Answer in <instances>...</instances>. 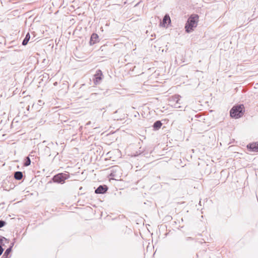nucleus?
Wrapping results in <instances>:
<instances>
[{"label": "nucleus", "mask_w": 258, "mask_h": 258, "mask_svg": "<svg viewBox=\"0 0 258 258\" xmlns=\"http://www.w3.org/2000/svg\"><path fill=\"white\" fill-rule=\"evenodd\" d=\"M30 163H31V161H30L29 157H26V158L25 159V162L24 163V166H28L30 164Z\"/></svg>", "instance_id": "nucleus-12"}, {"label": "nucleus", "mask_w": 258, "mask_h": 258, "mask_svg": "<svg viewBox=\"0 0 258 258\" xmlns=\"http://www.w3.org/2000/svg\"><path fill=\"white\" fill-rule=\"evenodd\" d=\"M3 248L2 247V246L0 245V255L2 254V253H3Z\"/></svg>", "instance_id": "nucleus-16"}, {"label": "nucleus", "mask_w": 258, "mask_h": 258, "mask_svg": "<svg viewBox=\"0 0 258 258\" xmlns=\"http://www.w3.org/2000/svg\"><path fill=\"white\" fill-rule=\"evenodd\" d=\"M199 18V16L197 14H192L189 17L185 26V29L187 32L189 33L192 31L197 27Z\"/></svg>", "instance_id": "nucleus-1"}, {"label": "nucleus", "mask_w": 258, "mask_h": 258, "mask_svg": "<svg viewBox=\"0 0 258 258\" xmlns=\"http://www.w3.org/2000/svg\"><path fill=\"white\" fill-rule=\"evenodd\" d=\"M14 178L17 180H21L23 178V173L20 171H17L14 173Z\"/></svg>", "instance_id": "nucleus-9"}, {"label": "nucleus", "mask_w": 258, "mask_h": 258, "mask_svg": "<svg viewBox=\"0 0 258 258\" xmlns=\"http://www.w3.org/2000/svg\"><path fill=\"white\" fill-rule=\"evenodd\" d=\"M171 23L170 18L168 15H166L163 20L161 25L164 27H167Z\"/></svg>", "instance_id": "nucleus-6"}, {"label": "nucleus", "mask_w": 258, "mask_h": 258, "mask_svg": "<svg viewBox=\"0 0 258 258\" xmlns=\"http://www.w3.org/2000/svg\"><path fill=\"white\" fill-rule=\"evenodd\" d=\"M103 74L101 70H99L96 71V74L94 76V78L93 79L95 85H96L100 82L103 78Z\"/></svg>", "instance_id": "nucleus-4"}, {"label": "nucleus", "mask_w": 258, "mask_h": 258, "mask_svg": "<svg viewBox=\"0 0 258 258\" xmlns=\"http://www.w3.org/2000/svg\"><path fill=\"white\" fill-rule=\"evenodd\" d=\"M5 224V222L3 221H0V227H3Z\"/></svg>", "instance_id": "nucleus-13"}, {"label": "nucleus", "mask_w": 258, "mask_h": 258, "mask_svg": "<svg viewBox=\"0 0 258 258\" xmlns=\"http://www.w3.org/2000/svg\"><path fill=\"white\" fill-rule=\"evenodd\" d=\"M99 42V36L96 33H93L90 38L89 43L91 45Z\"/></svg>", "instance_id": "nucleus-5"}, {"label": "nucleus", "mask_w": 258, "mask_h": 258, "mask_svg": "<svg viewBox=\"0 0 258 258\" xmlns=\"http://www.w3.org/2000/svg\"><path fill=\"white\" fill-rule=\"evenodd\" d=\"M30 34L29 33H28L26 34L25 38H24V39L23 41L22 44L23 45H27L28 42V41H29V40H30Z\"/></svg>", "instance_id": "nucleus-10"}, {"label": "nucleus", "mask_w": 258, "mask_h": 258, "mask_svg": "<svg viewBox=\"0 0 258 258\" xmlns=\"http://www.w3.org/2000/svg\"><path fill=\"white\" fill-rule=\"evenodd\" d=\"M107 190L106 186L100 185L96 190L95 193L96 194H104Z\"/></svg>", "instance_id": "nucleus-8"}, {"label": "nucleus", "mask_w": 258, "mask_h": 258, "mask_svg": "<svg viewBox=\"0 0 258 258\" xmlns=\"http://www.w3.org/2000/svg\"><path fill=\"white\" fill-rule=\"evenodd\" d=\"M175 97L177 99L176 103H178L179 101V96L178 95L175 96Z\"/></svg>", "instance_id": "nucleus-15"}, {"label": "nucleus", "mask_w": 258, "mask_h": 258, "mask_svg": "<svg viewBox=\"0 0 258 258\" xmlns=\"http://www.w3.org/2000/svg\"><path fill=\"white\" fill-rule=\"evenodd\" d=\"M162 125L161 122L159 120L156 121L153 125V127L156 130L159 129Z\"/></svg>", "instance_id": "nucleus-11"}, {"label": "nucleus", "mask_w": 258, "mask_h": 258, "mask_svg": "<svg viewBox=\"0 0 258 258\" xmlns=\"http://www.w3.org/2000/svg\"><path fill=\"white\" fill-rule=\"evenodd\" d=\"M248 149L252 152H258V143H252L247 146Z\"/></svg>", "instance_id": "nucleus-7"}, {"label": "nucleus", "mask_w": 258, "mask_h": 258, "mask_svg": "<svg viewBox=\"0 0 258 258\" xmlns=\"http://www.w3.org/2000/svg\"><path fill=\"white\" fill-rule=\"evenodd\" d=\"M243 106L241 105L232 107L230 110V115L232 117L238 118L243 114Z\"/></svg>", "instance_id": "nucleus-2"}, {"label": "nucleus", "mask_w": 258, "mask_h": 258, "mask_svg": "<svg viewBox=\"0 0 258 258\" xmlns=\"http://www.w3.org/2000/svg\"><path fill=\"white\" fill-rule=\"evenodd\" d=\"M68 178V176L67 175L63 173H59L53 177V180L55 182L63 183Z\"/></svg>", "instance_id": "nucleus-3"}, {"label": "nucleus", "mask_w": 258, "mask_h": 258, "mask_svg": "<svg viewBox=\"0 0 258 258\" xmlns=\"http://www.w3.org/2000/svg\"><path fill=\"white\" fill-rule=\"evenodd\" d=\"M11 249L10 248L7 249L6 250V251H5V254H8L9 253V252L11 251Z\"/></svg>", "instance_id": "nucleus-14"}]
</instances>
